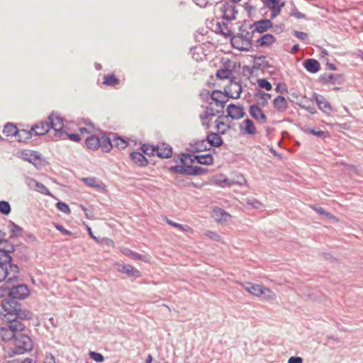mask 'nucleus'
Returning a JSON list of instances; mask_svg holds the SVG:
<instances>
[{
	"label": "nucleus",
	"mask_w": 363,
	"mask_h": 363,
	"mask_svg": "<svg viewBox=\"0 0 363 363\" xmlns=\"http://www.w3.org/2000/svg\"><path fill=\"white\" fill-rule=\"evenodd\" d=\"M32 135L33 130H31V128L29 130L25 129H18V133L16 135V138L18 142L26 143L32 138Z\"/></svg>",
	"instance_id": "34"
},
{
	"label": "nucleus",
	"mask_w": 363,
	"mask_h": 363,
	"mask_svg": "<svg viewBox=\"0 0 363 363\" xmlns=\"http://www.w3.org/2000/svg\"><path fill=\"white\" fill-rule=\"evenodd\" d=\"M257 84L259 88L264 89L267 91H270L272 89L271 83L266 79H259Z\"/></svg>",
	"instance_id": "48"
},
{
	"label": "nucleus",
	"mask_w": 363,
	"mask_h": 363,
	"mask_svg": "<svg viewBox=\"0 0 363 363\" xmlns=\"http://www.w3.org/2000/svg\"><path fill=\"white\" fill-rule=\"evenodd\" d=\"M235 86H238V90L235 91V96L233 95V90L230 88H228V86L225 87L224 91L215 89L211 92V99L215 102L216 106L221 108L220 110L223 111L225 105L230 98L238 99L240 97V94L242 92V86L240 82H235Z\"/></svg>",
	"instance_id": "2"
},
{
	"label": "nucleus",
	"mask_w": 363,
	"mask_h": 363,
	"mask_svg": "<svg viewBox=\"0 0 363 363\" xmlns=\"http://www.w3.org/2000/svg\"><path fill=\"white\" fill-rule=\"evenodd\" d=\"M220 12L222 13V18L226 21L235 19V16L238 13L235 6L230 4L227 1L223 4L220 8Z\"/></svg>",
	"instance_id": "9"
},
{
	"label": "nucleus",
	"mask_w": 363,
	"mask_h": 363,
	"mask_svg": "<svg viewBox=\"0 0 363 363\" xmlns=\"http://www.w3.org/2000/svg\"><path fill=\"white\" fill-rule=\"evenodd\" d=\"M313 98L315 99L318 108L325 113H330L332 111V106L329 101L322 95L313 93Z\"/></svg>",
	"instance_id": "13"
},
{
	"label": "nucleus",
	"mask_w": 363,
	"mask_h": 363,
	"mask_svg": "<svg viewBox=\"0 0 363 363\" xmlns=\"http://www.w3.org/2000/svg\"><path fill=\"white\" fill-rule=\"evenodd\" d=\"M170 173L178 174L187 176H199L204 175L208 172V169L199 166H184V165H173L168 168Z\"/></svg>",
	"instance_id": "4"
},
{
	"label": "nucleus",
	"mask_w": 363,
	"mask_h": 363,
	"mask_svg": "<svg viewBox=\"0 0 363 363\" xmlns=\"http://www.w3.org/2000/svg\"><path fill=\"white\" fill-rule=\"evenodd\" d=\"M250 28H254L253 32L258 33H264L269 28L273 27V23L270 19H261L254 22L253 24L250 25Z\"/></svg>",
	"instance_id": "10"
},
{
	"label": "nucleus",
	"mask_w": 363,
	"mask_h": 363,
	"mask_svg": "<svg viewBox=\"0 0 363 363\" xmlns=\"http://www.w3.org/2000/svg\"><path fill=\"white\" fill-rule=\"evenodd\" d=\"M18 133V129L16 125L11 123H8L4 125L3 133L9 137V136H14L16 137V135Z\"/></svg>",
	"instance_id": "35"
},
{
	"label": "nucleus",
	"mask_w": 363,
	"mask_h": 363,
	"mask_svg": "<svg viewBox=\"0 0 363 363\" xmlns=\"http://www.w3.org/2000/svg\"><path fill=\"white\" fill-rule=\"evenodd\" d=\"M63 137H65V139L69 138L70 140L74 142H79L82 139L78 133H68L66 130L65 133L63 134Z\"/></svg>",
	"instance_id": "53"
},
{
	"label": "nucleus",
	"mask_w": 363,
	"mask_h": 363,
	"mask_svg": "<svg viewBox=\"0 0 363 363\" xmlns=\"http://www.w3.org/2000/svg\"><path fill=\"white\" fill-rule=\"evenodd\" d=\"M201 98L206 102H208L211 98V94L207 89H203L200 93Z\"/></svg>",
	"instance_id": "62"
},
{
	"label": "nucleus",
	"mask_w": 363,
	"mask_h": 363,
	"mask_svg": "<svg viewBox=\"0 0 363 363\" xmlns=\"http://www.w3.org/2000/svg\"><path fill=\"white\" fill-rule=\"evenodd\" d=\"M5 244L4 247H0V267L4 272H9L7 264H10L11 270L13 272H19V267L17 264H11L13 259L11 254L16 252V246L7 239V242H3Z\"/></svg>",
	"instance_id": "3"
},
{
	"label": "nucleus",
	"mask_w": 363,
	"mask_h": 363,
	"mask_svg": "<svg viewBox=\"0 0 363 363\" xmlns=\"http://www.w3.org/2000/svg\"><path fill=\"white\" fill-rule=\"evenodd\" d=\"M48 121L49 123V125L50 126V129L52 128L55 131L53 140H65L63 134L65 133V130L64 128L63 118L60 116V115L57 113L52 112L50 115L48 116Z\"/></svg>",
	"instance_id": "5"
},
{
	"label": "nucleus",
	"mask_w": 363,
	"mask_h": 363,
	"mask_svg": "<svg viewBox=\"0 0 363 363\" xmlns=\"http://www.w3.org/2000/svg\"><path fill=\"white\" fill-rule=\"evenodd\" d=\"M255 96L259 97L262 100L260 102V106L262 107H265L268 104V100L271 98V94L258 89L257 91L255 94Z\"/></svg>",
	"instance_id": "41"
},
{
	"label": "nucleus",
	"mask_w": 363,
	"mask_h": 363,
	"mask_svg": "<svg viewBox=\"0 0 363 363\" xmlns=\"http://www.w3.org/2000/svg\"><path fill=\"white\" fill-rule=\"evenodd\" d=\"M191 145L193 147V152H201L211 150V147L207 145L206 139L195 141L194 144L191 143Z\"/></svg>",
	"instance_id": "33"
},
{
	"label": "nucleus",
	"mask_w": 363,
	"mask_h": 363,
	"mask_svg": "<svg viewBox=\"0 0 363 363\" xmlns=\"http://www.w3.org/2000/svg\"><path fill=\"white\" fill-rule=\"evenodd\" d=\"M223 25L226 28L227 31L225 32V31L220 30V34L225 38L226 37L230 38V43H231V45L234 48H235L238 50H240V51H249L250 50V48H248L247 45H245V46L240 45V43L245 44V43L242 42V39L239 38L238 35H234L233 34L232 31L228 28V23L223 22Z\"/></svg>",
	"instance_id": "6"
},
{
	"label": "nucleus",
	"mask_w": 363,
	"mask_h": 363,
	"mask_svg": "<svg viewBox=\"0 0 363 363\" xmlns=\"http://www.w3.org/2000/svg\"><path fill=\"white\" fill-rule=\"evenodd\" d=\"M303 67L310 73H316L320 69L319 62L313 58L304 60Z\"/></svg>",
	"instance_id": "24"
},
{
	"label": "nucleus",
	"mask_w": 363,
	"mask_h": 363,
	"mask_svg": "<svg viewBox=\"0 0 363 363\" xmlns=\"http://www.w3.org/2000/svg\"><path fill=\"white\" fill-rule=\"evenodd\" d=\"M25 240L28 242H35L37 241V238L33 233H26Z\"/></svg>",
	"instance_id": "63"
},
{
	"label": "nucleus",
	"mask_w": 363,
	"mask_h": 363,
	"mask_svg": "<svg viewBox=\"0 0 363 363\" xmlns=\"http://www.w3.org/2000/svg\"><path fill=\"white\" fill-rule=\"evenodd\" d=\"M314 210L320 215H323L326 218H331L333 216L330 213L326 212L322 207H314Z\"/></svg>",
	"instance_id": "60"
},
{
	"label": "nucleus",
	"mask_w": 363,
	"mask_h": 363,
	"mask_svg": "<svg viewBox=\"0 0 363 363\" xmlns=\"http://www.w3.org/2000/svg\"><path fill=\"white\" fill-rule=\"evenodd\" d=\"M50 130L48 121H40L35 124L31 128V130L34 132L35 135H44Z\"/></svg>",
	"instance_id": "18"
},
{
	"label": "nucleus",
	"mask_w": 363,
	"mask_h": 363,
	"mask_svg": "<svg viewBox=\"0 0 363 363\" xmlns=\"http://www.w3.org/2000/svg\"><path fill=\"white\" fill-rule=\"evenodd\" d=\"M274 108L279 113L284 112L288 108V103L283 96H277L273 101Z\"/></svg>",
	"instance_id": "26"
},
{
	"label": "nucleus",
	"mask_w": 363,
	"mask_h": 363,
	"mask_svg": "<svg viewBox=\"0 0 363 363\" xmlns=\"http://www.w3.org/2000/svg\"><path fill=\"white\" fill-rule=\"evenodd\" d=\"M247 203L252 206L254 208H259L262 206V203L255 199H248Z\"/></svg>",
	"instance_id": "58"
},
{
	"label": "nucleus",
	"mask_w": 363,
	"mask_h": 363,
	"mask_svg": "<svg viewBox=\"0 0 363 363\" xmlns=\"http://www.w3.org/2000/svg\"><path fill=\"white\" fill-rule=\"evenodd\" d=\"M249 113L251 117L255 121L261 123H265L267 122V116L257 104H252L250 106Z\"/></svg>",
	"instance_id": "11"
},
{
	"label": "nucleus",
	"mask_w": 363,
	"mask_h": 363,
	"mask_svg": "<svg viewBox=\"0 0 363 363\" xmlns=\"http://www.w3.org/2000/svg\"><path fill=\"white\" fill-rule=\"evenodd\" d=\"M194 155L190 153L182 152L177 155V158H174L175 162H179V165L189 166L192 165L191 159L194 158Z\"/></svg>",
	"instance_id": "29"
},
{
	"label": "nucleus",
	"mask_w": 363,
	"mask_h": 363,
	"mask_svg": "<svg viewBox=\"0 0 363 363\" xmlns=\"http://www.w3.org/2000/svg\"><path fill=\"white\" fill-rule=\"evenodd\" d=\"M30 182L35 184V190L42 194L52 196L50 190L42 183L38 182L35 179H30Z\"/></svg>",
	"instance_id": "40"
},
{
	"label": "nucleus",
	"mask_w": 363,
	"mask_h": 363,
	"mask_svg": "<svg viewBox=\"0 0 363 363\" xmlns=\"http://www.w3.org/2000/svg\"><path fill=\"white\" fill-rule=\"evenodd\" d=\"M227 115L225 117H230L233 120H238L243 118L245 115L242 105H236L230 104L226 109Z\"/></svg>",
	"instance_id": "8"
},
{
	"label": "nucleus",
	"mask_w": 363,
	"mask_h": 363,
	"mask_svg": "<svg viewBox=\"0 0 363 363\" xmlns=\"http://www.w3.org/2000/svg\"><path fill=\"white\" fill-rule=\"evenodd\" d=\"M120 82L119 79L114 74H109L105 75L104 77L103 84L109 86H114Z\"/></svg>",
	"instance_id": "39"
},
{
	"label": "nucleus",
	"mask_w": 363,
	"mask_h": 363,
	"mask_svg": "<svg viewBox=\"0 0 363 363\" xmlns=\"http://www.w3.org/2000/svg\"><path fill=\"white\" fill-rule=\"evenodd\" d=\"M279 1L280 0H265L264 1V4L266 7H267L269 9H272L275 8H278Z\"/></svg>",
	"instance_id": "54"
},
{
	"label": "nucleus",
	"mask_w": 363,
	"mask_h": 363,
	"mask_svg": "<svg viewBox=\"0 0 363 363\" xmlns=\"http://www.w3.org/2000/svg\"><path fill=\"white\" fill-rule=\"evenodd\" d=\"M240 33H238V37L240 39L242 40V42L245 43V45H247L248 48H252V38L255 32L253 30L252 32L246 31L242 29V26L239 28Z\"/></svg>",
	"instance_id": "25"
},
{
	"label": "nucleus",
	"mask_w": 363,
	"mask_h": 363,
	"mask_svg": "<svg viewBox=\"0 0 363 363\" xmlns=\"http://www.w3.org/2000/svg\"><path fill=\"white\" fill-rule=\"evenodd\" d=\"M89 356L90 359L98 363H101L104 361V355L101 353L95 351H90L89 353Z\"/></svg>",
	"instance_id": "47"
},
{
	"label": "nucleus",
	"mask_w": 363,
	"mask_h": 363,
	"mask_svg": "<svg viewBox=\"0 0 363 363\" xmlns=\"http://www.w3.org/2000/svg\"><path fill=\"white\" fill-rule=\"evenodd\" d=\"M130 160L140 167H145L148 165V160L144 154L139 152H132L130 153Z\"/></svg>",
	"instance_id": "16"
},
{
	"label": "nucleus",
	"mask_w": 363,
	"mask_h": 363,
	"mask_svg": "<svg viewBox=\"0 0 363 363\" xmlns=\"http://www.w3.org/2000/svg\"><path fill=\"white\" fill-rule=\"evenodd\" d=\"M246 182L245 179L242 176H241L240 177V179L238 181H235L233 179H230L228 178H225L223 180L218 181L217 183L219 184L223 187H225V186L230 187L235 184H242L243 182Z\"/></svg>",
	"instance_id": "36"
},
{
	"label": "nucleus",
	"mask_w": 363,
	"mask_h": 363,
	"mask_svg": "<svg viewBox=\"0 0 363 363\" xmlns=\"http://www.w3.org/2000/svg\"><path fill=\"white\" fill-rule=\"evenodd\" d=\"M9 227L10 228L11 232L9 239L18 238L23 235V229L14 222L10 220L9 223Z\"/></svg>",
	"instance_id": "31"
},
{
	"label": "nucleus",
	"mask_w": 363,
	"mask_h": 363,
	"mask_svg": "<svg viewBox=\"0 0 363 363\" xmlns=\"http://www.w3.org/2000/svg\"><path fill=\"white\" fill-rule=\"evenodd\" d=\"M18 277L13 275L9 277L6 282L0 286V298L4 312L0 311V318L6 323V325L0 328V340L4 342L12 341L14 347L8 352V356L13 357L17 354H23L33 349L34 343L26 331L29 329L22 323L25 320H30L33 313L23 308L19 301L24 300L30 294V291L26 284H14Z\"/></svg>",
	"instance_id": "1"
},
{
	"label": "nucleus",
	"mask_w": 363,
	"mask_h": 363,
	"mask_svg": "<svg viewBox=\"0 0 363 363\" xmlns=\"http://www.w3.org/2000/svg\"><path fill=\"white\" fill-rule=\"evenodd\" d=\"M224 68L220 69L217 70L216 77L219 79H229L230 80V84L228 88H230L231 86H235V77L233 76V70L230 69L229 67L227 66L226 63L224 65Z\"/></svg>",
	"instance_id": "12"
},
{
	"label": "nucleus",
	"mask_w": 363,
	"mask_h": 363,
	"mask_svg": "<svg viewBox=\"0 0 363 363\" xmlns=\"http://www.w3.org/2000/svg\"><path fill=\"white\" fill-rule=\"evenodd\" d=\"M113 141L114 142L113 145L121 150L125 149L128 145L125 140L116 134H113Z\"/></svg>",
	"instance_id": "42"
},
{
	"label": "nucleus",
	"mask_w": 363,
	"mask_h": 363,
	"mask_svg": "<svg viewBox=\"0 0 363 363\" xmlns=\"http://www.w3.org/2000/svg\"><path fill=\"white\" fill-rule=\"evenodd\" d=\"M303 131L305 133L311 134L313 135H315L318 138H328L330 136V134L328 132L321 130H320V128L318 127H316L315 128H303Z\"/></svg>",
	"instance_id": "32"
},
{
	"label": "nucleus",
	"mask_w": 363,
	"mask_h": 363,
	"mask_svg": "<svg viewBox=\"0 0 363 363\" xmlns=\"http://www.w3.org/2000/svg\"><path fill=\"white\" fill-rule=\"evenodd\" d=\"M212 102H208V105L206 106V113H208L211 118L215 116L218 113H223V110H217L216 111L212 107Z\"/></svg>",
	"instance_id": "50"
},
{
	"label": "nucleus",
	"mask_w": 363,
	"mask_h": 363,
	"mask_svg": "<svg viewBox=\"0 0 363 363\" xmlns=\"http://www.w3.org/2000/svg\"><path fill=\"white\" fill-rule=\"evenodd\" d=\"M155 156L157 155L158 157L162 159H169L172 156L173 150L172 147L166 143H162L161 145H155Z\"/></svg>",
	"instance_id": "14"
},
{
	"label": "nucleus",
	"mask_w": 363,
	"mask_h": 363,
	"mask_svg": "<svg viewBox=\"0 0 363 363\" xmlns=\"http://www.w3.org/2000/svg\"><path fill=\"white\" fill-rule=\"evenodd\" d=\"M253 58L254 64L253 68L255 69H263L265 68L273 67L268 61H267L266 57L264 55H251Z\"/></svg>",
	"instance_id": "21"
},
{
	"label": "nucleus",
	"mask_w": 363,
	"mask_h": 363,
	"mask_svg": "<svg viewBox=\"0 0 363 363\" xmlns=\"http://www.w3.org/2000/svg\"><path fill=\"white\" fill-rule=\"evenodd\" d=\"M240 132L243 134L255 135L256 133V128L253 121L249 118L245 119L242 124L240 125Z\"/></svg>",
	"instance_id": "23"
},
{
	"label": "nucleus",
	"mask_w": 363,
	"mask_h": 363,
	"mask_svg": "<svg viewBox=\"0 0 363 363\" xmlns=\"http://www.w3.org/2000/svg\"><path fill=\"white\" fill-rule=\"evenodd\" d=\"M196 162L200 164L211 165L214 162V159L211 153L203 155H195L194 158L191 159V163Z\"/></svg>",
	"instance_id": "22"
},
{
	"label": "nucleus",
	"mask_w": 363,
	"mask_h": 363,
	"mask_svg": "<svg viewBox=\"0 0 363 363\" xmlns=\"http://www.w3.org/2000/svg\"><path fill=\"white\" fill-rule=\"evenodd\" d=\"M122 252L123 255H125L135 260H140V259H142V257H143L142 255H140L136 252H134V251L130 250L129 248H124L122 250Z\"/></svg>",
	"instance_id": "44"
},
{
	"label": "nucleus",
	"mask_w": 363,
	"mask_h": 363,
	"mask_svg": "<svg viewBox=\"0 0 363 363\" xmlns=\"http://www.w3.org/2000/svg\"><path fill=\"white\" fill-rule=\"evenodd\" d=\"M84 143L87 149L96 150L100 147L99 137L94 134L91 135L86 138Z\"/></svg>",
	"instance_id": "28"
},
{
	"label": "nucleus",
	"mask_w": 363,
	"mask_h": 363,
	"mask_svg": "<svg viewBox=\"0 0 363 363\" xmlns=\"http://www.w3.org/2000/svg\"><path fill=\"white\" fill-rule=\"evenodd\" d=\"M55 227L57 230H58L62 234L66 235H71L72 233L67 229H65L62 225L59 223H54Z\"/></svg>",
	"instance_id": "56"
},
{
	"label": "nucleus",
	"mask_w": 363,
	"mask_h": 363,
	"mask_svg": "<svg viewBox=\"0 0 363 363\" xmlns=\"http://www.w3.org/2000/svg\"><path fill=\"white\" fill-rule=\"evenodd\" d=\"M345 81L343 74L324 73L319 76L318 82L323 84H342Z\"/></svg>",
	"instance_id": "7"
},
{
	"label": "nucleus",
	"mask_w": 363,
	"mask_h": 363,
	"mask_svg": "<svg viewBox=\"0 0 363 363\" xmlns=\"http://www.w3.org/2000/svg\"><path fill=\"white\" fill-rule=\"evenodd\" d=\"M140 149L143 154L148 156H155V150H157V149H155V145H152L149 143L143 144Z\"/></svg>",
	"instance_id": "43"
},
{
	"label": "nucleus",
	"mask_w": 363,
	"mask_h": 363,
	"mask_svg": "<svg viewBox=\"0 0 363 363\" xmlns=\"http://www.w3.org/2000/svg\"><path fill=\"white\" fill-rule=\"evenodd\" d=\"M290 16H294L295 18H296L298 19H301V18L306 19V15L304 13H302L300 11H298V10L297 9L295 4H293V6H292V8L291 9V12H290Z\"/></svg>",
	"instance_id": "52"
},
{
	"label": "nucleus",
	"mask_w": 363,
	"mask_h": 363,
	"mask_svg": "<svg viewBox=\"0 0 363 363\" xmlns=\"http://www.w3.org/2000/svg\"><path fill=\"white\" fill-rule=\"evenodd\" d=\"M56 207L60 211L64 213L69 214L71 212L69 206L66 203H64L62 201H58L56 203Z\"/></svg>",
	"instance_id": "51"
},
{
	"label": "nucleus",
	"mask_w": 363,
	"mask_h": 363,
	"mask_svg": "<svg viewBox=\"0 0 363 363\" xmlns=\"http://www.w3.org/2000/svg\"><path fill=\"white\" fill-rule=\"evenodd\" d=\"M190 181L187 179H184L181 176H176L174 178V184L179 187H189Z\"/></svg>",
	"instance_id": "46"
},
{
	"label": "nucleus",
	"mask_w": 363,
	"mask_h": 363,
	"mask_svg": "<svg viewBox=\"0 0 363 363\" xmlns=\"http://www.w3.org/2000/svg\"><path fill=\"white\" fill-rule=\"evenodd\" d=\"M215 123V128L218 131L217 133L220 135H225L231 128V126L229 124H226L223 121L216 120Z\"/></svg>",
	"instance_id": "38"
},
{
	"label": "nucleus",
	"mask_w": 363,
	"mask_h": 363,
	"mask_svg": "<svg viewBox=\"0 0 363 363\" xmlns=\"http://www.w3.org/2000/svg\"><path fill=\"white\" fill-rule=\"evenodd\" d=\"M254 69H255L253 68V66L252 67H250V66L245 65L242 67L243 75L247 76V77H251L253 74Z\"/></svg>",
	"instance_id": "59"
},
{
	"label": "nucleus",
	"mask_w": 363,
	"mask_h": 363,
	"mask_svg": "<svg viewBox=\"0 0 363 363\" xmlns=\"http://www.w3.org/2000/svg\"><path fill=\"white\" fill-rule=\"evenodd\" d=\"M261 291H261L259 294V297H262L266 301H272L275 299L276 294L270 289L262 285Z\"/></svg>",
	"instance_id": "37"
},
{
	"label": "nucleus",
	"mask_w": 363,
	"mask_h": 363,
	"mask_svg": "<svg viewBox=\"0 0 363 363\" xmlns=\"http://www.w3.org/2000/svg\"><path fill=\"white\" fill-rule=\"evenodd\" d=\"M303 359L298 356H292L288 359V363H303Z\"/></svg>",
	"instance_id": "64"
},
{
	"label": "nucleus",
	"mask_w": 363,
	"mask_h": 363,
	"mask_svg": "<svg viewBox=\"0 0 363 363\" xmlns=\"http://www.w3.org/2000/svg\"><path fill=\"white\" fill-rule=\"evenodd\" d=\"M293 35L298 38V39L301 40H305L308 38V33L302 32V31H298V30H294L292 32Z\"/></svg>",
	"instance_id": "57"
},
{
	"label": "nucleus",
	"mask_w": 363,
	"mask_h": 363,
	"mask_svg": "<svg viewBox=\"0 0 363 363\" xmlns=\"http://www.w3.org/2000/svg\"><path fill=\"white\" fill-rule=\"evenodd\" d=\"M211 217L216 222L226 223L230 220L231 216L223 208L216 206L211 211Z\"/></svg>",
	"instance_id": "15"
},
{
	"label": "nucleus",
	"mask_w": 363,
	"mask_h": 363,
	"mask_svg": "<svg viewBox=\"0 0 363 363\" xmlns=\"http://www.w3.org/2000/svg\"><path fill=\"white\" fill-rule=\"evenodd\" d=\"M83 182L90 187H94L95 184L96 182V179L94 177H86L84 178Z\"/></svg>",
	"instance_id": "61"
},
{
	"label": "nucleus",
	"mask_w": 363,
	"mask_h": 363,
	"mask_svg": "<svg viewBox=\"0 0 363 363\" xmlns=\"http://www.w3.org/2000/svg\"><path fill=\"white\" fill-rule=\"evenodd\" d=\"M100 147L102 152H108L113 148V144L111 139L108 137L105 133H102V135L99 137Z\"/></svg>",
	"instance_id": "27"
},
{
	"label": "nucleus",
	"mask_w": 363,
	"mask_h": 363,
	"mask_svg": "<svg viewBox=\"0 0 363 363\" xmlns=\"http://www.w3.org/2000/svg\"><path fill=\"white\" fill-rule=\"evenodd\" d=\"M37 275H40V277L37 279V281L39 282V284H41L45 288H48L50 284L43 277V276L49 275V274H36Z\"/></svg>",
	"instance_id": "55"
},
{
	"label": "nucleus",
	"mask_w": 363,
	"mask_h": 363,
	"mask_svg": "<svg viewBox=\"0 0 363 363\" xmlns=\"http://www.w3.org/2000/svg\"><path fill=\"white\" fill-rule=\"evenodd\" d=\"M249 294L259 297L261 293L262 285L254 284L252 282H240L239 283Z\"/></svg>",
	"instance_id": "20"
},
{
	"label": "nucleus",
	"mask_w": 363,
	"mask_h": 363,
	"mask_svg": "<svg viewBox=\"0 0 363 363\" xmlns=\"http://www.w3.org/2000/svg\"><path fill=\"white\" fill-rule=\"evenodd\" d=\"M276 42L275 37L270 34L267 33L258 38L255 42V46L259 48L269 47Z\"/></svg>",
	"instance_id": "19"
},
{
	"label": "nucleus",
	"mask_w": 363,
	"mask_h": 363,
	"mask_svg": "<svg viewBox=\"0 0 363 363\" xmlns=\"http://www.w3.org/2000/svg\"><path fill=\"white\" fill-rule=\"evenodd\" d=\"M206 140L207 141V143L209 144V147H218L222 146L224 143L223 138L220 137V135L214 132H208L207 133Z\"/></svg>",
	"instance_id": "17"
},
{
	"label": "nucleus",
	"mask_w": 363,
	"mask_h": 363,
	"mask_svg": "<svg viewBox=\"0 0 363 363\" xmlns=\"http://www.w3.org/2000/svg\"><path fill=\"white\" fill-rule=\"evenodd\" d=\"M14 257L18 259L25 262L29 259V256L28 255L27 250H24L23 252L16 250V252H14Z\"/></svg>",
	"instance_id": "49"
},
{
	"label": "nucleus",
	"mask_w": 363,
	"mask_h": 363,
	"mask_svg": "<svg viewBox=\"0 0 363 363\" xmlns=\"http://www.w3.org/2000/svg\"><path fill=\"white\" fill-rule=\"evenodd\" d=\"M22 158L28 161V162L33 164L35 167H37V160H41V155L37 151H32L30 153L23 152Z\"/></svg>",
	"instance_id": "30"
},
{
	"label": "nucleus",
	"mask_w": 363,
	"mask_h": 363,
	"mask_svg": "<svg viewBox=\"0 0 363 363\" xmlns=\"http://www.w3.org/2000/svg\"><path fill=\"white\" fill-rule=\"evenodd\" d=\"M11 211V207L9 201H0V213L4 216H8Z\"/></svg>",
	"instance_id": "45"
}]
</instances>
